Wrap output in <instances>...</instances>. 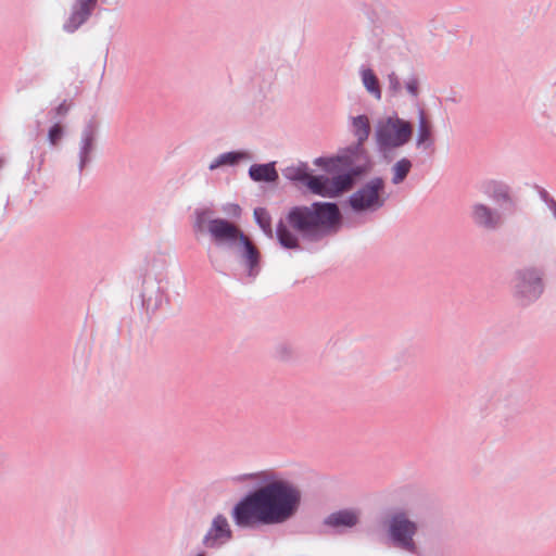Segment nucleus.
I'll list each match as a JSON object with an SVG mask.
<instances>
[{
  "label": "nucleus",
  "instance_id": "nucleus-2",
  "mask_svg": "<svg viewBox=\"0 0 556 556\" xmlns=\"http://www.w3.org/2000/svg\"><path fill=\"white\" fill-rule=\"evenodd\" d=\"M315 166L331 175H315V194L339 198L353 190L372 170L374 161L365 147L351 143L340 148L334 155L315 157Z\"/></svg>",
  "mask_w": 556,
  "mask_h": 556
},
{
  "label": "nucleus",
  "instance_id": "nucleus-10",
  "mask_svg": "<svg viewBox=\"0 0 556 556\" xmlns=\"http://www.w3.org/2000/svg\"><path fill=\"white\" fill-rule=\"evenodd\" d=\"M505 214L496 207L482 202H475L470 206V218L473 225L485 231H496L505 223Z\"/></svg>",
  "mask_w": 556,
  "mask_h": 556
},
{
  "label": "nucleus",
  "instance_id": "nucleus-9",
  "mask_svg": "<svg viewBox=\"0 0 556 556\" xmlns=\"http://www.w3.org/2000/svg\"><path fill=\"white\" fill-rule=\"evenodd\" d=\"M481 192L493 201L505 215H513L518 210V198L513 187L504 180L489 179L481 184Z\"/></svg>",
  "mask_w": 556,
  "mask_h": 556
},
{
  "label": "nucleus",
  "instance_id": "nucleus-19",
  "mask_svg": "<svg viewBox=\"0 0 556 556\" xmlns=\"http://www.w3.org/2000/svg\"><path fill=\"white\" fill-rule=\"evenodd\" d=\"M250 177L255 181L273 182L278 179L275 163L252 165L249 170Z\"/></svg>",
  "mask_w": 556,
  "mask_h": 556
},
{
  "label": "nucleus",
  "instance_id": "nucleus-7",
  "mask_svg": "<svg viewBox=\"0 0 556 556\" xmlns=\"http://www.w3.org/2000/svg\"><path fill=\"white\" fill-rule=\"evenodd\" d=\"M417 531V523L407 517L406 511L401 509L391 515L388 526V536L393 546L412 554L416 553L417 545L414 541V536Z\"/></svg>",
  "mask_w": 556,
  "mask_h": 556
},
{
  "label": "nucleus",
  "instance_id": "nucleus-14",
  "mask_svg": "<svg viewBox=\"0 0 556 556\" xmlns=\"http://www.w3.org/2000/svg\"><path fill=\"white\" fill-rule=\"evenodd\" d=\"M491 408L498 417H508L518 412V400L507 390H497L493 394Z\"/></svg>",
  "mask_w": 556,
  "mask_h": 556
},
{
  "label": "nucleus",
  "instance_id": "nucleus-34",
  "mask_svg": "<svg viewBox=\"0 0 556 556\" xmlns=\"http://www.w3.org/2000/svg\"><path fill=\"white\" fill-rule=\"evenodd\" d=\"M4 163V160L3 159H0V166H2Z\"/></svg>",
  "mask_w": 556,
  "mask_h": 556
},
{
  "label": "nucleus",
  "instance_id": "nucleus-30",
  "mask_svg": "<svg viewBox=\"0 0 556 556\" xmlns=\"http://www.w3.org/2000/svg\"><path fill=\"white\" fill-rule=\"evenodd\" d=\"M71 110V103L67 102V101H63L62 103H60L54 110V115L55 116H65L68 111Z\"/></svg>",
  "mask_w": 556,
  "mask_h": 556
},
{
  "label": "nucleus",
  "instance_id": "nucleus-17",
  "mask_svg": "<svg viewBox=\"0 0 556 556\" xmlns=\"http://www.w3.org/2000/svg\"><path fill=\"white\" fill-rule=\"evenodd\" d=\"M434 140L432 138V126L426 117L424 109L418 110V128L416 137V147L418 149H432Z\"/></svg>",
  "mask_w": 556,
  "mask_h": 556
},
{
  "label": "nucleus",
  "instance_id": "nucleus-18",
  "mask_svg": "<svg viewBox=\"0 0 556 556\" xmlns=\"http://www.w3.org/2000/svg\"><path fill=\"white\" fill-rule=\"evenodd\" d=\"M351 130L356 138V141L353 143H359V146L365 147V142L370 135V124L368 117L364 114L352 117Z\"/></svg>",
  "mask_w": 556,
  "mask_h": 556
},
{
  "label": "nucleus",
  "instance_id": "nucleus-29",
  "mask_svg": "<svg viewBox=\"0 0 556 556\" xmlns=\"http://www.w3.org/2000/svg\"><path fill=\"white\" fill-rule=\"evenodd\" d=\"M91 144H92V139L90 137H87L84 140V144H83V148H81L80 167H83L86 164V162H87L88 154H89V152L91 150Z\"/></svg>",
  "mask_w": 556,
  "mask_h": 556
},
{
  "label": "nucleus",
  "instance_id": "nucleus-11",
  "mask_svg": "<svg viewBox=\"0 0 556 556\" xmlns=\"http://www.w3.org/2000/svg\"><path fill=\"white\" fill-rule=\"evenodd\" d=\"M359 510L354 508L336 510L323 520V531L328 534H344L359 522Z\"/></svg>",
  "mask_w": 556,
  "mask_h": 556
},
{
  "label": "nucleus",
  "instance_id": "nucleus-31",
  "mask_svg": "<svg viewBox=\"0 0 556 556\" xmlns=\"http://www.w3.org/2000/svg\"><path fill=\"white\" fill-rule=\"evenodd\" d=\"M205 215H206V212H200V213H198L197 222H195V226H197L199 229H202V227H203V224H204V222H205Z\"/></svg>",
  "mask_w": 556,
  "mask_h": 556
},
{
  "label": "nucleus",
  "instance_id": "nucleus-28",
  "mask_svg": "<svg viewBox=\"0 0 556 556\" xmlns=\"http://www.w3.org/2000/svg\"><path fill=\"white\" fill-rule=\"evenodd\" d=\"M535 189L538 191V194L542 202L545 203V205L551 208L554 204H556V200L549 195V193L542 187L535 186Z\"/></svg>",
  "mask_w": 556,
  "mask_h": 556
},
{
  "label": "nucleus",
  "instance_id": "nucleus-21",
  "mask_svg": "<svg viewBox=\"0 0 556 556\" xmlns=\"http://www.w3.org/2000/svg\"><path fill=\"white\" fill-rule=\"evenodd\" d=\"M413 167V163L407 157H402L397 162H395L391 168L392 172V184L393 185H400L402 184L407 175L409 174L410 169Z\"/></svg>",
  "mask_w": 556,
  "mask_h": 556
},
{
  "label": "nucleus",
  "instance_id": "nucleus-3",
  "mask_svg": "<svg viewBox=\"0 0 556 556\" xmlns=\"http://www.w3.org/2000/svg\"><path fill=\"white\" fill-rule=\"evenodd\" d=\"M206 228L218 243L242 244L244 248L243 257L249 266V275H256L260 260L258 251L237 225L223 218H215L208 220Z\"/></svg>",
  "mask_w": 556,
  "mask_h": 556
},
{
  "label": "nucleus",
  "instance_id": "nucleus-25",
  "mask_svg": "<svg viewBox=\"0 0 556 556\" xmlns=\"http://www.w3.org/2000/svg\"><path fill=\"white\" fill-rule=\"evenodd\" d=\"M241 157H243L242 153H235V152L225 153V154H222L217 160L212 162L210 164L208 168L211 170H214L222 165H227V164L232 165Z\"/></svg>",
  "mask_w": 556,
  "mask_h": 556
},
{
  "label": "nucleus",
  "instance_id": "nucleus-22",
  "mask_svg": "<svg viewBox=\"0 0 556 556\" xmlns=\"http://www.w3.org/2000/svg\"><path fill=\"white\" fill-rule=\"evenodd\" d=\"M277 238L280 244L287 249L298 247V238L288 229L287 225L280 222L277 226Z\"/></svg>",
  "mask_w": 556,
  "mask_h": 556
},
{
  "label": "nucleus",
  "instance_id": "nucleus-20",
  "mask_svg": "<svg viewBox=\"0 0 556 556\" xmlns=\"http://www.w3.org/2000/svg\"><path fill=\"white\" fill-rule=\"evenodd\" d=\"M362 83L366 90L377 100L381 99L380 83L374 71L369 67L361 68Z\"/></svg>",
  "mask_w": 556,
  "mask_h": 556
},
{
  "label": "nucleus",
  "instance_id": "nucleus-1",
  "mask_svg": "<svg viewBox=\"0 0 556 556\" xmlns=\"http://www.w3.org/2000/svg\"><path fill=\"white\" fill-rule=\"evenodd\" d=\"M301 493L292 483L274 479L242 498L232 510L239 527L279 525L298 510Z\"/></svg>",
  "mask_w": 556,
  "mask_h": 556
},
{
  "label": "nucleus",
  "instance_id": "nucleus-32",
  "mask_svg": "<svg viewBox=\"0 0 556 556\" xmlns=\"http://www.w3.org/2000/svg\"><path fill=\"white\" fill-rule=\"evenodd\" d=\"M554 218L556 219V203L549 208Z\"/></svg>",
  "mask_w": 556,
  "mask_h": 556
},
{
  "label": "nucleus",
  "instance_id": "nucleus-6",
  "mask_svg": "<svg viewBox=\"0 0 556 556\" xmlns=\"http://www.w3.org/2000/svg\"><path fill=\"white\" fill-rule=\"evenodd\" d=\"M412 135L410 123L397 116H389L386 121H380L375 132L380 151L403 147L410 140Z\"/></svg>",
  "mask_w": 556,
  "mask_h": 556
},
{
  "label": "nucleus",
  "instance_id": "nucleus-27",
  "mask_svg": "<svg viewBox=\"0 0 556 556\" xmlns=\"http://www.w3.org/2000/svg\"><path fill=\"white\" fill-rule=\"evenodd\" d=\"M405 89L407 93L416 99L419 96V80L415 74H412L405 81Z\"/></svg>",
  "mask_w": 556,
  "mask_h": 556
},
{
  "label": "nucleus",
  "instance_id": "nucleus-16",
  "mask_svg": "<svg viewBox=\"0 0 556 556\" xmlns=\"http://www.w3.org/2000/svg\"><path fill=\"white\" fill-rule=\"evenodd\" d=\"M283 176L293 181L296 187H305L308 190H313V175L308 173V168L305 164L299 163L293 164L283 169Z\"/></svg>",
  "mask_w": 556,
  "mask_h": 556
},
{
  "label": "nucleus",
  "instance_id": "nucleus-13",
  "mask_svg": "<svg viewBox=\"0 0 556 556\" xmlns=\"http://www.w3.org/2000/svg\"><path fill=\"white\" fill-rule=\"evenodd\" d=\"M96 4L97 0H76L70 17L64 23V29L67 33L78 29L89 18Z\"/></svg>",
  "mask_w": 556,
  "mask_h": 556
},
{
  "label": "nucleus",
  "instance_id": "nucleus-35",
  "mask_svg": "<svg viewBox=\"0 0 556 556\" xmlns=\"http://www.w3.org/2000/svg\"><path fill=\"white\" fill-rule=\"evenodd\" d=\"M197 556H204V554H198Z\"/></svg>",
  "mask_w": 556,
  "mask_h": 556
},
{
  "label": "nucleus",
  "instance_id": "nucleus-23",
  "mask_svg": "<svg viewBox=\"0 0 556 556\" xmlns=\"http://www.w3.org/2000/svg\"><path fill=\"white\" fill-rule=\"evenodd\" d=\"M254 217L256 223L263 229V231L269 237L273 236L271 218L269 213L264 207H257L254 210Z\"/></svg>",
  "mask_w": 556,
  "mask_h": 556
},
{
  "label": "nucleus",
  "instance_id": "nucleus-5",
  "mask_svg": "<svg viewBox=\"0 0 556 556\" xmlns=\"http://www.w3.org/2000/svg\"><path fill=\"white\" fill-rule=\"evenodd\" d=\"M384 189V179L380 176L372 177L349 197L348 203L354 213L376 212L387 202Z\"/></svg>",
  "mask_w": 556,
  "mask_h": 556
},
{
  "label": "nucleus",
  "instance_id": "nucleus-15",
  "mask_svg": "<svg viewBox=\"0 0 556 556\" xmlns=\"http://www.w3.org/2000/svg\"><path fill=\"white\" fill-rule=\"evenodd\" d=\"M287 220L295 230L306 232L313 228V211L306 206H295L290 210Z\"/></svg>",
  "mask_w": 556,
  "mask_h": 556
},
{
  "label": "nucleus",
  "instance_id": "nucleus-12",
  "mask_svg": "<svg viewBox=\"0 0 556 556\" xmlns=\"http://www.w3.org/2000/svg\"><path fill=\"white\" fill-rule=\"evenodd\" d=\"M231 538V530L228 520L223 515H217L203 538V544L213 548L226 543Z\"/></svg>",
  "mask_w": 556,
  "mask_h": 556
},
{
  "label": "nucleus",
  "instance_id": "nucleus-4",
  "mask_svg": "<svg viewBox=\"0 0 556 556\" xmlns=\"http://www.w3.org/2000/svg\"><path fill=\"white\" fill-rule=\"evenodd\" d=\"M543 271L538 267H523L515 271L511 280L513 298L519 306L528 307L544 292Z\"/></svg>",
  "mask_w": 556,
  "mask_h": 556
},
{
  "label": "nucleus",
  "instance_id": "nucleus-24",
  "mask_svg": "<svg viewBox=\"0 0 556 556\" xmlns=\"http://www.w3.org/2000/svg\"><path fill=\"white\" fill-rule=\"evenodd\" d=\"M65 134V127L61 122L52 124L48 130V141L50 146L55 147L60 143Z\"/></svg>",
  "mask_w": 556,
  "mask_h": 556
},
{
  "label": "nucleus",
  "instance_id": "nucleus-8",
  "mask_svg": "<svg viewBox=\"0 0 556 556\" xmlns=\"http://www.w3.org/2000/svg\"><path fill=\"white\" fill-rule=\"evenodd\" d=\"M343 217L334 202H315V242L340 231Z\"/></svg>",
  "mask_w": 556,
  "mask_h": 556
},
{
  "label": "nucleus",
  "instance_id": "nucleus-33",
  "mask_svg": "<svg viewBox=\"0 0 556 556\" xmlns=\"http://www.w3.org/2000/svg\"><path fill=\"white\" fill-rule=\"evenodd\" d=\"M232 210L235 214H238L240 212V208L238 205H232Z\"/></svg>",
  "mask_w": 556,
  "mask_h": 556
},
{
  "label": "nucleus",
  "instance_id": "nucleus-26",
  "mask_svg": "<svg viewBox=\"0 0 556 556\" xmlns=\"http://www.w3.org/2000/svg\"><path fill=\"white\" fill-rule=\"evenodd\" d=\"M402 90V84L399 76L392 72L388 75V92L391 97L400 94Z\"/></svg>",
  "mask_w": 556,
  "mask_h": 556
}]
</instances>
